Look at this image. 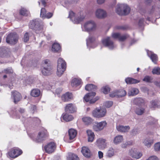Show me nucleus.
<instances>
[{"label":"nucleus","mask_w":160,"mask_h":160,"mask_svg":"<svg viewBox=\"0 0 160 160\" xmlns=\"http://www.w3.org/2000/svg\"><path fill=\"white\" fill-rule=\"evenodd\" d=\"M130 11V8L125 4H118L116 8L117 13L121 15H127L129 13Z\"/></svg>","instance_id":"f257e3e1"},{"label":"nucleus","mask_w":160,"mask_h":160,"mask_svg":"<svg viewBox=\"0 0 160 160\" xmlns=\"http://www.w3.org/2000/svg\"><path fill=\"white\" fill-rule=\"evenodd\" d=\"M66 63L61 58H59L58 61L57 74L59 76H61L65 70Z\"/></svg>","instance_id":"f03ea898"},{"label":"nucleus","mask_w":160,"mask_h":160,"mask_svg":"<svg viewBox=\"0 0 160 160\" xmlns=\"http://www.w3.org/2000/svg\"><path fill=\"white\" fill-rule=\"evenodd\" d=\"M48 136V134L47 130L45 129H43L38 133L37 137L33 138L32 136L30 137L36 142H39L45 139Z\"/></svg>","instance_id":"7ed1b4c3"},{"label":"nucleus","mask_w":160,"mask_h":160,"mask_svg":"<svg viewBox=\"0 0 160 160\" xmlns=\"http://www.w3.org/2000/svg\"><path fill=\"white\" fill-rule=\"evenodd\" d=\"M29 28L36 31V33L42 32L43 27L41 25L38 19H35L31 21L29 25Z\"/></svg>","instance_id":"20e7f679"},{"label":"nucleus","mask_w":160,"mask_h":160,"mask_svg":"<svg viewBox=\"0 0 160 160\" xmlns=\"http://www.w3.org/2000/svg\"><path fill=\"white\" fill-rule=\"evenodd\" d=\"M84 31L88 32L95 30L96 28V24L93 20H90L86 22L84 24Z\"/></svg>","instance_id":"39448f33"},{"label":"nucleus","mask_w":160,"mask_h":160,"mask_svg":"<svg viewBox=\"0 0 160 160\" xmlns=\"http://www.w3.org/2000/svg\"><path fill=\"white\" fill-rule=\"evenodd\" d=\"M96 94L95 92L88 93L85 96L84 99L86 102H89L90 104L94 103L99 99L98 97L93 98Z\"/></svg>","instance_id":"423d86ee"},{"label":"nucleus","mask_w":160,"mask_h":160,"mask_svg":"<svg viewBox=\"0 0 160 160\" xmlns=\"http://www.w3.org/2000/svg\"><path fill=\"white\" fill-rule=\"evenodd\" d=\"M107 111L105 108H96L92 112L93 116L96 118H101L104 117L106 114Z\"/></svg>","instance_id":"0eeeda50"},{"label":"nucleus","mask_w":160,"mask_h":160,"mask_svg":"<svg viewBox=\"0 0 160 160\" xmlns=\"http://www.w3.org/2000/svg\"><path fill=\"white\" fill-rule=\"evenodd\" d=\"M102 41L103 45L109 49L112 50L116 47V45L111 40V38L109 37L103 39Z\"/></svg>","instance_id":"6e6552de"},{"label":"nucleus","mask_w":160,"mask_h":160,"mask_svg":"<svg viewBox=\"0 0 160 160\" xmlns=\"http://www.w3.org/2000/svg\"><path fill=\"white\" fill-rule=\"evenodd\" d=\"M18 36L15 33H11L8 34L6 38L7 43L11 44H15L17 42Z\"/></svg>","instance_id":"1a4fd4ad"},{"label":"nucleus","mask_w":160,"mask_h":160,"mask_svg":"<svg viewBox=\"0 0 160 160\" xmlns=\"http://www.w3.org/2000/svg\"><path fill=\"white\" fill-rule=\"evenodd\" d=\"M69 18L72 22L74 23L78 24L82 21L84 18L83 16L80 15L77 18H76L75 13L72 11L69 12Z\"/></svg>","instance_id":"9d476101"},{"label":"nucleus","mask_w":160,"mask_h":160,"mask_svg":"<svg viewBox=\"0 0 160 160\" xmlns=\"http://www.w3.org/2000/svg\"><path fill=\"white\" fill-rule=\"evenodd\" d=\"M127 94V92L124 90H121L111 93L109 95L111 97H116L118 98L125 96Z\"/></svg>","instance_id":"9b49d317"},{"label":"nucleus","mask_w":160,"mask_h":160,"mask_svg":"<svg viewBox=\"0 0 160 160\" xmlns=\"http://www.w3.org/2000/svg\"><path fill=\"white\" fill-rule=\"evenodd\" d=\"M22 153V151L18 148H15L8 152V155L12 158H15Z\"/></svg>","instance_id":"f8f14e48"},{"label":"nucleus","mask_w":160,"mask_h":160,"mask_svg":"<svg viewBox=\"0 0 160 160\" xmlns=\"http://www.w3.org/2000/svg\"><path fill=\"white\" fill-rule=\"evenodd\" d=\"M129 154L133 158L136 159L140 158L142 156V154L138 152L137 149L135 148H132L129 150Z\"/></svg>","instance_id":"ddd939ff"},{"label":"nucleus","mask_w":160,"mask_h":160,"mask_svg":"<svg viewBox=\"0 0 160 160\" xmlns=\"http://www.w3.org/2000/svg\"><path fill=\"white\" fill-rule=\"evenodd\" d=\"M56 147V146L55 143L52 142L45 146L44 147V149L46 152L50 153L54 152Z\"/></svg>","instance_id":"4468645a"},{"label":"nucleus","mask_w":160,"mask_h":160,"mask_svg":"<svg viewBox=\"0 0 160 160\" xmlns=\"http://www.w3.org/2000/svg\"><path fill=\"white\" fill-rule=\"evenodd\" d=\"M106 121H102L97 123L93 125V128L94 131H99L102 130L107 125Z\"/></svg>","instance_id":"2eb2a0df"},{"label":"nucleus","mask_w":160,"mask_h":160,"mask_svg":"<svg viewBox=\"0 0 160 160\" xmlns=\"http://www.w3.org/2000/svg\"><path fill=\"white\" fill-rule=\"evenodd\" d=\"M96 17L99 18H102L107 16V13L106 12L101 9H97L95 12Z\"/></svg>","instance_id":"dca6fc26"},{"label":"nucleus","mask_w":160,"mask_h":160,"mask_svg":"<svg viewBox=\"0 0 160 160\" xmlns=\"http://www.w3.org/2000/svg\"><path fill=\"white\" fill-rule=\"evenodd\" d=\"M76 108L72 103H69L67 104L65 108V111L69 113H72L75 112L76 110Z\"/></svg>","instance_id":"f3484780"},{"label":"nucleus","mask_w":160,"mask_h":160,"mask_svg":"<svg viewBox=\"0 0 160 160\" xmlns=\"http://www.w3.org/2000/svg\"><path fill=\"white\" fill-rule=\"evenodd\" d=\"M11 98L14 100V102L16 103L21 100V96L19 92L15 91L12 92Z\"/></svg>","instance_id":"a211bd4d"},{"label":"nucleus","mask_w":160,"mask_h":160,"mask_svg":"<svg viewBox=\"0 0 160 160\" xmlns=\"http://www.w3.org/2000/svg\"><path fill=\"white\" fill-rule=\"evenodd\" d=\"M41 69V72L42 74L47 76L50 74L52 72V68L51 66L48 67L43 66Z\"/></svg>","instance_id":"6ab92c4d"},{"label":"nucleus","mask_w":160,"mask_h":160,"mask_svg":"<svg viewBox=\"0 0 160 160\" xmlns=\"http://www.w3.org/2000/svg\"><path fill=\"white\" fill-rule=\"evenodd\" d=\"M106 141L105 139L99 138L97 141V145L100 148H105L107 145Z\"/></svg>","instance_id":"aec40b11"},{"label":"nucleus","mask_w":160,"mask_h":160,"mask_svg":"<svg viewBox=\"0 0 160 160\" xmlns=\"http://www.w3.org/2000/svg\"><path fill=\"white\" fill-rule=\"evenodd\" d=\"M81 152L83 155L86 157L89 158L91 155L90 150L87 147H82Z\"/></svg>","instance_id":"412c9836"},{"label":"nucleus","mask_w":160,"mask_h":160,"mask_svg":"<svg viewBox=\"0 0 160 160\" xmlns=\"http://www.w3.org/2000/svg\"><path fill=\"white\" fill-rule=\"evenodd\" d=\"M147 53L148 56L150 58L152 61L155 64H156L158 60L157 55L151 51H148Z\"/></svg>","instance_id":"4be33fe9"},{"label":"nucleus","mask_w":160,"mask_h":160,"mask_svg":"<svg viewBox=\"0 0 160 160\" xmlns=\"http://www.w3.org/2000/svg\"><path fill=\"white\" fill-rule=\"evenodd\" d=\"M153 139L150 137H147L145 138L143 142L144 144L148 148H150L153 143Z\"/></svg>","instance_id":"5701e85b"},{"label":"nucleus","mask_w":160,"mask_h":160,"mask_svg":"<svg viewBox=\"0 0 160 160\" xmlns=\"http://www.w3.org/2000/svg\"><path fill=\"white\" fill-rule=\"evenodd\" d=\"M73 98L72 94L71 93L67 92L62 97V100L64 102L70 101Z\"/></svg>","instance_id":"b1692460"},{"label":"nucleus","mask_w":160,"mask_h":160,"mask_svg":"<svg viewBox=\"0 0 160 160\" xmlns=\"http://www.w3.org/2000/svg\"><path fill=\"white\" fill-rule=\"evenodd\" d=\"M139 90L136 88H131L128 89V94L129 96H134L139 93Z\"/></svg>","instance_id":"393cba45"},{"label":"nucleus","mask_w":160,"mask_h":160,"mask_svg":"<svg viewBox=\"0 0 160 160\" xmlns=\"http://www.w3.org/2000/svg\"><path fill=\"white\" fill-rule=\"evenodd\" d=\"M116 128L118 131L121 132H127L130 129V127L129 126H123L122 125L117 126Z\"/></svg>","instance_id":"a878e982"},{"label":"nucleus","mask_w":160,"mask_h":160,"mask_svg":"<svg viewBox=\"0 0 160 160\" xmlns=\"http://www.w3.org/2000/svg\"><path fill=\"white\" fill-rule=\"evenodd\" d=\"M125 81L127 84H129L138 83L140 82L139 80L130 78H126Z\"/></svg>","instance_id":"bb28decb"},{"label":"nucleus","mask_w":160,"mask_h":160,"mask_svg":"<svg viewBox=\"0 0 160 160\" xmlns=\"http://www.w3.org/2000/svg\"><path fill=\"white\" fill-rule=\"evenodd\" d=\"M123 136L118 135L116 136L113 139V143L115 144H118L121 143L123 140Z\"/></svg>","instance_id":"cd10ccee"},{"label":"nucleus","mask_w":160,"mask_h":160,"mask_svg":"<svg viewBox=\"0 0 160 160\" xmlns=\"http://www.w3.org/2000/svg\"><path fill=\"white\" fill-rule=\"evenodd\" d=\"M69 138L72 140L76 137L77 134L76 131L73 129H70L68 131Z\"/></svg>","instance_id":"c85d7f7f"},{"label":"nucleus","mask_w":160,"mask_h":160,"mask_svg":"<svg viewBox=\"0 0 160 160\" xmlns=\"http://www.w3.org/2000/svg\"><path fill=\"white\" fill-rule=\"evenodd\" d=\"M76 0H68L65 2V7L68 8L72 6L74 4L77 3Z\"/></svg>","instance_id":"c756f323"},{"label":"nucleus","mask_w":160,"mask_h":160,"mask_svg":"<svg viewBox=\"0 0 160 160\" xmlns=\"http://www.w3.org/2000/svg\"><path fill=\"white\" fill-rule=\"evenodd\" d=\"M62 117L63 120L66 122H69L72 120L73 118L72 116L67 113L63 114L62 115Z\"/></svg>","instance_id":"7c9ffc66"},{"label":"nucleus","mask_w":160,"mask_h":160,"mask_svg":"<svg viewBox=\"0 0 160 160\" xmlns=\"http://www.w3.org/2000/svg\"><path fill=\"white\" fill-rule=\"evenodd\" d=\"M87 132L88 137V142H92L94 138V133L91 130H87Z\"/></svg>","instance_id":"2f4dec72"},{"label":"nucleus","mask_w":160,"mask_h":160,"mask_svg":"<svg viewBox=\"0 0 160 160\" xmlns=\"http://www.w3.org/2000/svg\"><path fill=\"white\" fill-rule=\"evenodd\" d=\"M144 100L141 98H134L133 102L134 103L138 105H141L144 102Z\"/></svg>","instance_id":"473e14b6"},{"label":"nucleus","mask_w":160,"mask_h":160,"mask_svg":"<svg viewBox=\"0 0 160 160\" xmlns=\"http://www.w3.org/2000/svg\"><path fill=\"white\" fill-rule=\"evenodd\" d=\"M95 40L94 37L91 35H89L86 39L87 45L88 47H91V44Z\"/></svg>","instance_id":"72a5a7b5"},{"label":"nucleus","mask_w":160,"mask_h":160,"mask_svg":"<svg viewBox=\"0 0 160 160\" xmlns=\"http://www.w3.org/2000/svg\"><path fill=\"white\" fill-rule=\"evenodd\" d=\"M40 94V91L39 89L35 88L32 89L31 92V95L33 97H37Z\"/></svg>","instance_id":"f704fd0d"},{"label":"nucleus","mask_w":160,"mask_h":160,"mask_svg":"<svg viewBox=\"0 0 160 160\" xmlns=\"http://www.w3.org/2000/svg\"><path fill=\"white\" fill-rule=\"evenodd\" d=\"M97 89V86L92 84H87L86 85L85 88V90L88 91L92 90L95 91Z\"/></svg>","instance_id":"c9c22d12"},{"label":"nucleus","mask_w":160,"mask_h":160,"mask_svg":"<svg viewBox=\"0 0 160 160\" xmlns=\"http://www.w3.org/2000/svg\"><path fill=\"white\" fill-rule=\"evenodd\" d=\"M61 48L60 45L57 43H54L52 45V50L53 52H57Z\"/></svg>","instance_id":"e433bc0d"},{"label":"nucleus","mask_w":160,"mask_h":160,"mask_svg":"<svg viewBox=\"0 0 160 160\" xmlns=\"http://www.w3.org/2000/svg\"><path fill=\"white\" fill-rule=\"evenodd\" d=\"M67 160H79L77 155L72 153H69L67 158Z\"/></svg>","instance_id":"4c0bfd02"},{"label":"nucleus","mask_w":160,"mask_h":160,"mask_svg":"<svg viewBox=\"0 0 160 160\" xmlns=\"http://www.w3.org/2000/svg\"><path fill=\"white\" fill-rule=\"evenodd\" d=\"M81 80L74 78L72 81V87H77L79 86L81 83Z\"/></svg>","instance_id":"58836bf2"},{"label":"nucleus","mask_w":160,"mask_h":160,"mask_svg":"<svg viewBox=\"0 0 160 160\" xmlns=\"http://www.w3.org/2000/svg\"><path fill=\"white\" fill-rule=\"evenodd\" d=\"M144 109L142 108H137L135 110L136 113L139 115L142 114L144 112Z\"/></svg>","instance_id":"ea45409f"},{"label":"nucleus","mask_w":160,"mask_h":160,"mask_svg":"<svg viewBox=\"0 0 160 160\" xmlns=\"http://www.w3.org/2000/svg\"><path fill=\"white\" fill-rule=\"evenodd\" d=\"M82 120L86 124H90L92 122V119L89 117H84L82 118Z\"/></svg>","instance_id":"a19ab883"},{"label":"nucleus","mask_w":160,"mask_h":160,"mask_svg":"<svg viewBox=\"0 0 160 160\" xmlns=\"http://www.w3.org/2000/svg\"><path fill=\"white\" fill-rule=\"evenodd\" d=\"M114 150L112 148H110L107 151L106 155L107 157L111 158L114 155Z\"/></svg>","instance_id":"79ce46f5"},{"label":"nucleus","mask_w":160,"mask_h":160,"mask_svg":"<svg viewBox=\"0 0 160 160\" xmlns=\"http://www.w3.org/2000/svg\"><path fill=\"white\" fill-rule=\"evenodd\" d=\"M29 13V11L25 8H22L20 11V15L23 16H27Z\"/></svg>","instance_id":"37998d69"},{"label":"nucleus","mask_w":160,"mask_h":160,"mask_svg":"<svg viewBox=\"0 0 160 160\" xmlns=\"http://www.w3.org/2000/svg\"><path fill=\"white\" fill-rule=\"evenodd\" d=\"M152 72L153 74L159 75L160 74V68L159 67L155 68L153 69Z\"/></svg>","instance_id":"c03bdc74"},{"label":"nucleus","mask_w":160,"mask_h":160,"mask_svg":"<svg viewBox=\"0 0 160 160\" xmlns=\"http://www.w3.org/2000/svg\"><path fill=\"white\" fill-rule=\"evenodd\" d=\"M128 37L129 35L128 34H126L122 35L120 34L119 40L120 41H124Z\"/></svg>","instance_id":"a18cd8bd"},{"label":"nucleus","mask_w":160,"mask_h":160,"mask_svg":"<svg viewBox=\"0 0 160 160\" xmlns=\"http://www.w3.org/2000/svg\"><path fill=\"white\" fill-rule=\"evenodd\" d=\"M46 14V9L44 8H42L41 10L40 17L42 18H44L45 15Z\"/></svg>","instance_id":"49530a36"},{"label":"nucleus","mask_w":160,"mask_h":160,"mask_svg":"<svg viewBox=\"0 0 160 160\" xmlns=\"http://www.w3.org/2000/svg\"><path fill=\"white\" fill-rule=\"evenodd\" d=\"M154 149L156 151L160 152V142H157L154 144Z\"/></svg>","instance_id":"de8ad7c7"},{"label":"nucleus","mask_w":160,"mask_h":160,"mask_svg":"<svg viewBox=\"0 0 160 160\" xmlns=\"http://www.w3.org/2000/svg\"><path fill=\"white\" fill-rule=\"evenodd\" d=\"M102 91L104 94H107L110 91V88L107 86L104 87L102 89Z\"/></svg>","instance_id":"09e8293b"},{"label":"nucleus","mask_w":160,"mask_h":160,"mask_svg":"<svg viewBox=\"0 0 160 160\" xmlns=\"http://www.w3.org/2000/svg\"><path fill=\"white\" fill-rule=\"evenodd\" d=\"M152 107H156L158 106V104L159 102L157 100H152L151 102Z\"/></svg>","instance_id":"8fccbe9b"},{"label":"nucleus","mask_w":160,"mask_h":160,"mask_svg":"<svg viewBox=\"0 0 160 160\" xmlns=\"http://www.w3.org/2000/svg\"><path fill=\"white\" fill-rule=\"evenodd\" d=\"M113 104V102L112 101H107L105 103V106L108 108H109L111 107Z\"/></svg>","instance_id":"3c124183"},{"label":"nucleus","mask_w":160,"mask_h":160,"mask_svg":"<svg viewBox=\"0 0 160 160\" xmlns=\"http://www.w3.org/2000/svg\"><path fill=\"white\" fill-rule=\"evenodd\" d=\"M6 51L5 48H0V56H3L4 54L6 53Z\"/></svg>","instance_id":"603ef678"},{"label":"nucleus","mask_w":160,"mask_h":160,"mask_svg":"<svg viewBox=\"0 0 160 160\" xmlns=\"http://www.w3.org/2000/svg\"><path fill=\"white\" fill-rule=\"evenodd\" d=\"M143 81L146 82H150L151 80V78L150 77L148 76H146L144 77L143 79Z\"/></svg>","instance_id":"864d4df0"},{"label":"nucleus","mask_w":160,"mask_h":160,"mask_svg":"<svg viewBox=\"0 0 160 160\" xmlns=\"http://www.w3.org/2000/svg\"><path fill=\"white\" fill-rule=\"evenodd\" d=\"M120 34L118 33H114L112 34V37L115 39H119Z\"/></svg>","instance_id":"5fc2aeb1"},{"label":"nucleus","mask_w":160,"mask_h":160,"mask_svg":"<svg viewBox=\"0 0 160 160\" xmlns=\"http://www.w3.org/2000/svg\"><path fill=\"white\" fill-rule=\"evenodd\" d=\"M29 37L28 32H26L24 36L23 39L24 42H26L29 40Z\"/></svg>","instance_id":"6e6d98bb"},{"label":"nucleus","mask_w":160,"mask_h":160,"mask_svg":"<svg viewBox=\"0 0 160 160\" xmlns=\"http://www.w3.org/2000/svg\"><path fill=\"white\" fill-rule=\"evenodd\" d=\"M49 61L48 60H45L44 61L43 63V66H45V67H48L49 66H51L50 64L49 63Z\"/></svg>","instance_id":"4d7b16f0"},{"label":"nucleus","mask_w":160,"mask_h":160,"mask_svg":"<svg viewBox=\"0 0 160 160\" xmlns=\"http://www.w3.org/2000/svg\"><path fill=\"white\" fill-rule=\"evenodd\" d=\"M139 131L137 128H134L132 131V134L133 135H136L139 133Z\"/></svg>","instance_id":"13d9d810"},{"label":"nucleus","mask_w":160,"mask_h":160,"mask_svg":"<svg viewBox=\"0 0 160 160\" xmlns=\"http://www.w3.org/2000/svg\"><path fill=\"white\" fill-rule=\"evenodd\" d=\"M53 15V13L51 12H48L45 15V18H51Z\"/></svg>","instance_id":"bf43d9fd"},{"label":"nucleus","mask_w":160,"mask_h":160,"mask_svg":"<svg viewBox=\"0 0 160 160\" xmlns=\"http://www.w3.org/2000/svg\"><path fill=\"white\" fill-rule=\"evenodd\" d=\"M146 160H158V159L156 156H152L149 157Z\"/></svg>","instance_id":"052dcab7"},{"label":"nucleus","mask_w":160,"mask_h":160,"mask_svg":"<svg viewBox=\"0 0 160 160\" xmlns=\"http://www.w3.org/2000/svg\"><path fill=\"white\" fill-rule=\"evenodd\" d=\"M4 71L6 73H12L13 70L9 68L5 69Z\"/></svg>","instance_id":"680f3d73"},{"label":"nucleus","mask_w":160,"mask_h":160,"mask_svg":"<svg viewBox=\"0 0 160 160\" xmlns=\"http://www.w3.org/2000/svg\"><path fill=\"white\" fill-rule=\"evenodd\" d=\"M144 22V18H141L139 20L138 24L139 26H142L143 25Z\"/></svg>","instance_id":"e2e57ef3"},{"label":"nucleus","mask_w":160,"mask_h":160,"mask_svg":"<svg viewBox=\"0 0 160 160\" xmlns=\"http://www.w3.org/2000/svg\"><path fill=\"white\" fill-rule=\"evenodd\" d=\"M98 155L99 158H101L103 157V153L100 151L98 152Z\"/></svg>","instance_id":"0e129e2a"},{"label":"nucleus","mask_w":160,"mask_h":160,"mask_svg":"<svg viewBox=\"0 0 160 160\" xmlns=\"http://www.w3.org/2000/svg\"><path fill=\"white\" fill-rule=\"evenodd\" d=\"M33 121L37 123H39L40 122V119L37 118H33Z\"/></svg>","instance_id":"69168bd1"},{"label":"nucleus","mask_w":160,"mask_h":160,"mask_svg":"<svg viewBox=\"0 0 160 160\" xmlns=\"http://www.w3.org/2000/svg\"><path fill=\"white\" fill-rule=\"evenodd\" d=\"M62 89L60 88H58L56 90V93L58 94H59L62 91Z\"/></svg>","instance_id":"338daca9"},{"label":"nucleus","mask_w":160,"mask_h":160,"mask_svg":"<svg viewBox=\"0 0 160 160\" xmlns=\"http://www.w3.org/2000/svg\"><path fill=\"white\" fill-rule=\"evenodd\" d=\"M31 109L33 113L35 110H36V107L35 105H32L31 106Z\"/></svg>","instance_id":"774afa93"}]
</instances>
